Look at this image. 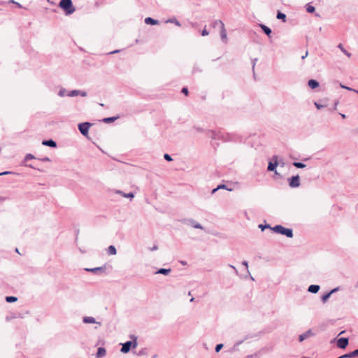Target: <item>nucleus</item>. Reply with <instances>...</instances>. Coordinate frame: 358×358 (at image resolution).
<instances>
[{
	"mask_svg": "<svg viewBox=\"0 0 358 358\" xmlns=\"http://www.w3.org/2000/svg\"><path fill=\"white\" fill-rule=\"evenodd\" d=\"M59 7L64 11L66 15H71L76 11L72 0H61L59 3Z\"/></svg>",
	"mask_w": 358,
	"mask_h": 358,
	"instance_id": "f257e3e1",
	"label": "nucleus"
},
{
	"mask_svg": "<svg viewBox=\"0 0 358 358\" xmlns=\"http://www.w3.org/2000/svg\"><path fill=\"white\" fill-rule=\"evenodd\" d=\"M271 229L275 233L280 234L287 236V238L293 237V231L292 229L285 228L282 225H276Z\"/></svg>",
	"mask_w": 358,
	"mask_h": 358,
	"instance_id": "f03ea898",
	"label": "nucleus"
},
{
	"mask_svg": "<svg viewBox=\"0 0 358 358\" xmlns=\"http://www.w3.org/2000/svg\"><path fill=\"white\" fill-rule=\"evenodd\" d=\"M131 338L133 339V341H127L124 343L122 344V347L120 351L122 353H127L129 352L131 348H135L137 346V338L135 336H132Z\"/></svg>",
	"mask_w": 358,
	"mask_h": 358,
	"instance_id": "7ed1b4c3",
	"label": "nucleus"
},
{
	"mask_svg": "<svg viewBox=\"0 0 358 358\" xmlns=\"http://www.w3.org/2000/svg\"><path fill=\"white\" fill-rule=\"evenodd\" d=\"M278 164H280V162H278V156L274 155L273 156L271 161L268 162L267 170L268 171H274L275 175H279L276 171V167Z\"/></svg>",
	"mask_w": 358,
	"mask_h": 358,
	"instance_id": "20e7f679",
	"label": "nucleus"
},
{
	"mask_svg": "<svg viewBox=\"0 0 358 358\" xmlns=\"http://www.w3.org/2000/svg\"><path fill=\"white\" fill-rule=\"evenodd\" d=\"M92 124L90 122H83L78 124V129L80 132L85 136H87L88 131Z\"/></svg>",
	"mask_w": 358,
	"mask_h": 358,
	"instance_id": "39448f33",
	"label": "nucleus"
},
{
	"mask_svg": "<svg viewBox=\"0 0 358 358\" xmlns=\"http://www.w3.org/2000/svg\"><path fill=\"white\" fill-rule=\"evenodd\" d=\"M288 180L289 185L292 188H296L300 186V177L299 175L291 177Z\"/></svg>",
	"mask_w": 358,
	"mask_h": 358,
	"instance_id": "423d86ee",
	"label": "nucleus"
},
{
	"mask_svg": "<svg viewBox=\"0 0 358 358\" xmlns=\"http://www.w3.org/2000/svg\"><path fill=\"white\" fill-rule=\"evenodd\" d=\"M183 223L187 224H189V225H191L192 227H194L195 229H203L202 225L201 224H199V222H196L193 219L185 220L183 221Z\"/></svg>",
	"mask_w": 358,
	"mask_h": 358,
	"instance_id": "0eeeda50",
	"label": "nucleus"
},
{
	"mask_svg": "<svg viewBox=\"0 0 358 358\" xmlns=\"http://www.w3.org/2000/svg\"><path fill=\"white\" fill-rule=\"evenodd\" d=\"M338 348L344 349L348 345V338H340L337 340L336 343Z\"/></svg>",
	"mask_w": 358,
	"mask_h": 358,
	"instance_id": "6e6552de",
	"label": "nucleus"
},
{
	"mask_svg": "<svg viewBox=\"0 0 358 358\" xmlns=\"http://www.w3.org/2000/svg\"><path fill=\"white\" fill-rule=\"evenodd\" d=\"M106 268V266H101V267H95L92 268H85V271L88 272H91L93 273H101L105 272Z\"/></svg>",
	"mask_w": 358,
	"mask_h": 358,
	"instance_id": "1a4fd4ad",
	"label": "nucleus"
},
{
	"mask_svg": "<svg viewBox=\"0 0 358 358\" xmlns=\"http://www.w3.org/2000/svg\"><path fill=\"white\" fill-rule=\"evenodd\" d=\"M313 335V331H311V329H309V330L306 331V332H304L303 334H301L299 335V341L300 342H302L305 339L309 338L310 336H311Z\"/></svg>",
	"mask_w": 358,
	"mask_h": 358,
	"instance_id": "9d476101",
	"label": "nucleus"
},
{
	"mask_svg": "<svg viewBox=\"0 0 358 358\" xmlns=\"http://www.w3.org/2000/svg\"><path fill=\"white\" fill-rule=\"evenodd\" d=\"M83 322L85 324H98L99 326L101 325V323L99 322H96V320L93 317H89L86 316L83 318Z\"/></svg>",
	"mask_w": 358,
	"mask_h": 358,
	"instance_id": "9b49d317",
	"label": "nucleus"
},
{
	"mask_svg": "<svg viewBox=\"0 0 358 358\" xmlns=\"http://www.w3.org/2000/svg\"><path fill=\"white\" fill-rule=\"evenodd\" d=\"M42 144L45 146H49L51 148H56L57 143L55 141L50 139V140H45L43 141Z\"/></svg>",
	"mask_w": 358,
	"mask_h": 358,
	"instance_id": "f8f14e48",
	"label": "nucleus"
},
{
	"mask_svg": "<svg viewBox=\"0 0 358 358\" xmlns=\"http://www.w3.org/2000/svg\"><path fill=\"white\" fill-rule=\"evenodd\" d=\"M220 37L223 42L227 43V31L225 29L224 25L222 28H220Z\"/></svg>",
	"mask_w": 358,
	"mask_h": 358,
	"instance_id": "ddd939ff",
	"label": "nucleus"
},
{
	"mask_svg": "<svg viewBox=\"0 0 358 358\" xmlns=\"http://www.w3.org/2000/svg\"><path fill=\"white\" fill-rule=\"evenodd\" d=\"M320 289V287L319 285H311L308 287V292L313 293V294H316L319 292Z\"/></svg>",
	"mask_w": 358,
	"mask_h": 358,
	"instance_id": "4468645a",
	"label": "nucleus"
},
{
	"mask_svg": "<svg viewBox=\"0 0 358 358\" xmlns=\"http://www.w3.org/2000/svg\"><path fill=\"white\" fill-rule=\"evenodd\" d=\"M308 85L310 88L313 90L319 87V83L315 80L310 79L308 82Z\"/></svg>",
	"mask_w": 358,
	"mask_h": 358,
	"instance_id": "2eb2a0df",
	"label": "nucleus"
},
{
	"mask_svg": "<svg viewBox=\"0 0 358 358\" xmlns=\"http://www.w3.org/2000/svg\"><path fill=\"white\" fill-rule=\"evenodd\" d=\"M145 23L147 24L155 25L159 24V21L157 20H154L150 17H148L145 19Z\"/></svg>",
	"mask_w": 358,
	"mask_h": 358,
	"instance_id": "dca6fc26",
	"label": "nucleus"
},
{
	"mask_svg": "<svg viewBox=\"0 0 358 358\" xmlns=\"http://www.w3.org/2000/svg\"><path fill=\"white\" fill-rule=\"evenodd\" d=\"M106 354V350L104 348L100 347L98 348L97 352H96V357L101 358L105 356Z\"/></svg>",
	"mask_w": 358,
	"mask_h": 358,
	"instance_id": "f3484780",
	"label": "nucleus"
},
{
	"mask_svg": "<svg viewBox=\"0 0 358 358\" xmlns=\"http://www.w3.org/2000/svg\"><path fill=\"white\" fill-rule=\"evenodd\" d=\"M116 193L122 195L123 197H125V198H129V199H133L134 197V193L132 192H129V193H124L123 192L120 191V190H117L116 192Z\"/></svg>",
	"mask_w": 358,
	"mask_h": 358,
	"instance_id": "a211bd4d",
	"label": "nucleus"
},
{
	"mask_svg": "<svg viewBox=\"0 0 358 358\" xmlns=\"http://www.w3.org/2000/svg\"><path fill=\"white\" fill-rule=\"evenodd\" d=\"M106 251L109 255H115L117 254V250L114 245H110L108 247Z\"/></svg>",
	"mask_w": 358,
	"mask_h": 358,
	"instance_id": "6ab92c4d",
	"label": "nucleus"
},
{
	"mask_svg": "<svg viewBox=\"0 0 358 358\" xmlns=\"http://www.w3.org/2000/svg\"><path fill=\"white\" fill-rule=\"evenodd\" d=\"M259 27L268 36H270L271 34V29L268 27L262 24H259Z\"/></svg>",
	"mask_w": 358,
	"mask_h": 358,
	"instance_id": "aec40b11",
	"label": "nucleus"
},
{
	"mask_svg": "<svg viewBox=\"0 0 358 358\" xmlns=\"http://www.w3.org/2000/svg\"><path fill=\"white\" fill-rule=\"evenodd\" d=\"M224 25V24L223 23V22L220 20H215L211 24V27L213 28L216 27L217 26H219L220 28H222Z\"/></svg>",
	"mask_w": 358,
	"mask_h": 358,
	"instance_id": "412c9836",
	"label": "nucleus"
},
{
	"mask_svg": "<svg viewBox=\"0 0 358 358\" xmlns=\"http://www.w3.org/2000/svg\"><path fill=\"white\" fill-rule=\"evenodd\" d=\"M171 272L170 268H159L156 274H162V275H168Z\"/></svg>",
	"mask_w": 358,
	"mask_h": 358,
	"instance_id": "4be33fe9",
	"label": "nucleus"
},
{
	"mask_svg": "<svg viewBox=\"0 0 358 358\" xmlns=\"http://www.w3.org/2000/svg\"><path fill=\"white\" fill-rule=\"evenodd\" d=\"M79 94H80V90H71L70 92H68L67 96L72 97V96H78Z\"/></svg>",
	"mask_w": 358,
	"mask_h": 358,
	"instance_id": "5701e85b",
	"label": "nucleus"
},
{
	"mask_svg": "<svg viewBox=\"0 0 358 358\" xmlns=\"http://www.w3.org/2000/svg\"><path fill=\"white\" fill-rule=\"evenodd\" d=\"M117 119V117H105L103 119V122L105 123H111L116 120Z\"/></svg>",
	"mask_w": 358,
	"mask_h": 358,
	"instance_id": "b1692460",
	"label": "nucleus"
},
{
	"mask_svg": "<svg viewBox=\"0 0 358 358\" xmlns=\"http://www.w3.org/2000/svg\"><path fill=\"white\" fill-rule=\"evenodd\" d=\"M6 301L8 303H13L17 301V298L15 296H10L6 297Z\"/></svg>",
	"mask_w": 358,
	"mask_h": 358,
	"instance_id": "393cba45",
	"label": "nucleus"
},
{
	"mask_svg": "<svg viewBox=\"0 0 358 358\" xmlns=\"http://www.w3.org/2000/svg\"><path fill=\"white\" fill-rule=\"evenodd\" d=\"M166 22L174 23L178 27H180L181 25L180 22L176 18L169 19V20H166Z\"/></svg>",
	"mask_w": 358,
	"mask_h": 358,
	"instance_id": "a878e982",
	"label": "nucleus"
},
{
	"mask_svg": "<svg viewBox=\"0 0 358 358\" xmlns=\"http://www.w3.org/2000/svg\"><path fill=\"white\" fill-rule=\"evenodd\" d=\"M67 94H68V92H67L66 90L64 88H61L58 92V95L61 97L67 96Z\"/></svg>",
	"mask_w": 358,
	"mask_h": 358,
	"instance_id": "bb28decb",
	"label": "nucleus"
},
{
	"mask_svg": "<svg viewBox=\"0 0 358 358\" xmlns=\"http://www.w3.org/2000/svg\"><path fill=\"white\" fill-rule=\"evenodd\" d=\"M338 48H340V49L341 50V51H342L345 55H346L348 57H350L351 56V54H350L349 52H348V51H347V50L343 48V45H342V44H339V45H338Z\"/></svg>",
	"mask_w": 358,
	"mask_h": 358,
	"instance_id": "cd10ccee",
	"label": "nucleus"
},
{
	"mask_svg": "<svg viewBox=\"0 0 358 358\" xmlns=\"http://www.w3.org/2000/svg\"><path fill=\"white\" fill-rule=\"evenodd\" d=\"M293 165L298 169H303L306 167V164L302 162H294Z\"/></svg>",
	"mask_w": 358,
	"mask_h": 358,
	"instance_id": "c85d7f7f",
	"label": "nucleus"
},
{
	"mask_svg": "<svg viewBox=\"0 0 358 358\" xmlns=\"http://www.w3.org/2000/svg\"><path fill=\"white\" fill-rule=\"evenodd\" d=\"M276 17L278 19L282 20L283 21H285L286 18V15L281 12H278Z\"/></svg>",
	"mask_w": 358,
	"mask_h": 358,
	"instance_id": "c756f323",
	"label": "nucleus"
},
{
	"mask_svg": "<svg viewBox=\"0 0 358 358\" xmlns=\"http://www.w3.org/2000/svg\"><path fill=\"white\" fill-rule=\"evenodd\" d=\"M219 189H226L229 190V191L231 190V189H227L225 185H220L217 186V188L213 189L212 193L213 194L215 193Z\"/></svg>",
	"mask_w": 358,
	"mask_h": 358,
	"instance_id": "7c9ffc66",
	"label": "nucleus"
},
{
	"mask_svg": "<svg viewBox=\"0 0 358 358\" xmlns=\"http://www.w3.org/2000/svg\"><path fill=\"white\" fill-rule=\"evenodd\" d=\"M331 293H329V292H328V293H327L326 294L323 295V296H322V301L323 303H325V302L329 299V298L330 297V296H331Z\"/></svg>",
	"mask_w": 358,
	"mask_h": 358,
	"instance_id": "2f4dec72",
	"label": "nucleus"
},
{
	"mask_svg": "<svg viewBox=\"0 0 358 358\" xmlns=\"http://www.w3.org/2000/svg\"><path fill=\"white\" fill-rule=\"evenodd\" d=\"M306 11L310 13H313L315 11V7L308 4L306 6Z\"/></svg>",
	"mask_w": 358,
	"mask_h": 358,
	"instance_id": "473e14b6",
	"label": "nucleus"
},
{
	"mask_svg": "<svg viewBox=\"0 0 358 358\" xmlns=\"http://www.w3.org/2000/svg\"><path fill=\"white\" fill-rule=\"evenodd\" d=\"M314 105L315 106V107L317 109H321V108H324V107L327 106L326 104H320V103H319L318 102H316V101L314 103Z\"/></svg>",
	"mask_w": 358,
	"mask_h": 358,
	"instance_id": "72a5a7b5",
	"label": "nucleus"
},
{
	"mask_svg": "<svg viewBox=\"0 0 358 358\" xmlns=\"http://www.w3.org/2000/svg\"><path fill=\"white\" fill-rule=\"evenodd\" d=\"M259 227L262 229V231H264L265 229H271V226L269 224H259Z\"/></svg>",
	"mask_w": 358,
	"mask_h": 358,
	"instance_id": "f704fd0d",
	"label": "nucleus"
},
{
	"mask_svg": "<svg viewBox=\"0 0 358 358\" xmlns=\"http://www.w3.org/2000/svg\"><path fill=\"white\" fill-rule=\"evenodd\" d=\"M35 159V157L31 154H27L24 157L25 161H27L29 159Z\"/></svg>",
	"mask_w": 358,
	"mask_h": 358,
	"instance_id": "c9c22d12",
	"label": "nucleus"
},
{
	"mask_svg": "<svg viewBox=\"0 0 358 358\" xmlns=\"http://www.w3.org/2000/svg\"><path fill=\"white\" fill-rule=\"evenodd\" d=\"M223 348V344H217L216 346H215V352H218L221 350V349Z\"/></svg>",
	"mask_w": 358,
	"mask_h": 358,
	"instance_id": "e433bc0d",
	"label": "nucleus"
},
{
	"mask_svg": "<svg viewBox=\"0 0 358 358\" xmlns=\"http://www.w3.org/2000/svg\"><path fill=\"white\" fill-rule=\"evenodd\" d=\"M164 158L168 162L173 160L172 157L169 154H164Z\"/></svg>",
	"mask_w": 358,
	"mask_h": 358,
	"instance_id": "4c0bfd02",
	"label": "nucleus"
},
{
	"mask_svg": "<svg viewBox=\"0 0 358 358\" xmlns=\"http://www.w3.org/2000/svg\"><path fill=\"white\" fill-rule=\"evenodd\" d=\"M208 34H209V32L207 31V29L205 27L204 29L201 31V35L203 36H208Z\"/></svg>",
	"mask_w": 358,
	"mask_h": 358,
	"instance_id": "58836bf2",
	"label": "nucleus"
},
{
	"mask_svg": "<svg viewBox=\"0 0 358 358\" xmlns=\"http://www.w3.org/2000/svg\"><path fill=\"white\" fill-rule=\"evenodd\" d=\"M211 134H212L211 137H212L213 138H214V139H215V138H219V137H220V136H219V134H217V133H216L215 131H211Z\"/></svg>",
	"mask_w": 358,
	"mask_h": 358,
	"instance_id": "ea45409f",
	"label": "nucleus"
},
{
	"mask_svg": "<svg viewBox=\"0 0 358 358\" xmlns=\"http://www.w3.org/2000/svg\"><path fill=\"white\" fill-rule=\"evenodd\" d=\"M340 86H341V88L346 89L348 90H350V91L354 90V89H352L351 87H347V86H345V85H343L341 83L340 84Z\"/></svg>",
	"mask_w": 358,
	"mask_h": 358,
	"instance_id": "a19ab883",
	"label": "nucleus"
},
{
	"mask_svg": "<svg viewBox=\"0 0 358 358\" xmlns=\"http://www.w3.org/2000/svg\"><path fill=\"white\" fill-rule=\"evenodd\" d=\"M242 264L246 267L247 272L249 273V270H248V262L247 261H243V262H242Z\"/></svg>",
	"mask_w": 358,
	"mask_h": 358,
	"instance_id": "79ce46f5",
	"label": "nucleus"
},
{
	"mask_svg": "<svg viewBox=\"0 0 358 358\" xmlns=\"http://www.w3.org/2000/svg\"><path fill=\"white\" fill-rule=\"evenodd\" d=\"M38 159L42 161V162H50V159L49 157H48L40 158Z\"/></svg>",
	"mask_w": 358,
	"mask_h": 358,
	"instance_id": "37998d69",
	"label": "nucleus"
},
{
	"mask_svg": "<svg viewBox=\"0 0 358 358\" xmlns=\"http://www.w3.org/2000/svg\"><path fill=\"white\" fill-rule=\"evenodd\" d=\"M257 61V58L252 59V71H255V67Z\"/></svg>",
	"mask_w": 358,
	"mask_h": 358,
	"instance_id": "c03bdc74",
	"label": "nucleus"
},
{
	"mask_svg": "<svg viewBox=\"0 0 358 358\" xmlns=\"http://www.w3.org/2000/svg\"><path fill=\"white\" fill-rule=\"evenodd\" d=\"M181 92L185 95L188 94V89L187 87H183Z\"/></svg>",
	"mask_w": 358,
	"mask_h": 358,
	"instance_id": "a18cd8bd",
	"label": "nucleus"
},
{
	"mask_svg": "<svg viewBox=\"0 0 358 358\" xmlns=\"http://www.w3.org/2000/svg\"><path fill=\"white\" fill-rule=\"evenodd\" d=\"M338 290H339V287H336V288H334V289H331V290L329 292V293H331V294H332L333 293H335V292H338Z\"/></svg>",
	"mask_w": 358,
	"mask_h": 358,
	"instance_id": "49530a36",
	"label": "nucleus"
},
{
	"mask_svg": "<svg viewBox=\"0 0 358 358\" xmlns=\"http://www.w3.org/2000/svg\"><path fill=\"white\" fill-rule=\"evenodd\" d=\"M79 95H80L81 96H87V92H84V91H80V94Z\"/></svg>",
	"mask_w": 358,
	"mask_h": 358,
	"instance_id": "de8ad7c7",
	"label": "nucleus"
},
{
	"mask_svg": "<svg viewBox=\"0 0 358 358\" xmlns=\"http://www.w3.org/2000/svg\"><path fill=\"white\" fill-rule=\"evenodd\" d=\"M11 173H12V172H10V171H4L2 173H0V176L8 175V174H11Z\"/></svg>",
	"mask_w": 358,
	"mask_h": 358,
	"instance_id": "09e8293b",
	"label": "nucleus"
},
{
	"mask_svg": "<svg viewBox=\"0 0 358 358\" xmlns=\"http://www.w3.org/2000/svg\"><path fill=\"white\" fill-rule=\"evenodd\" d=\"M229 266L234 269L235 273L237 275L238 274V270L236 269V268L235 266H234L233 265H231L229 264Z\"/></svg>",
	"mask_w": 358,
	"mask_h": 358,
	"instance_id": "8fccbe9b",
	"label": "nucleus"
},
{
	"mask_svg": "<svg viewBox=\"0 0 358 358\" xmlns=\"http://www.w3.org/2000/svg\"><path fill=\"white\" fill-rule=\"evenodd\" d=\"M278 162H280V164H278V166H280L282 167H283L285 166V162L282 159H278Z\"/></svg>",
	"mask_w": 358,
	"mask_h": 358,
	"instance_id": "3c124183",
	"label": "nucleus"
},
{
	"mask_svg": "<svg viewBox=\"0 0 358 358\" xmlns=\"http://www.w3.org/2000/svg\"><path fill=\"white\" fill-rule=\"evenodd\" d=\"M158 249V247L157 245H155L152 248H150L151 251L157 250Z\"/></svg>",
	"mask_w": 358,
	"mask_h": 358,
	"instance_id": "603ef678",
	"label": "nucleus"
},
{
	"mask_svg": "<svg viewBox=\"0 0 358 358\" xmlns=\"http://www.w3.org/2000/svg\"><path fill=\"white\" fill-rule=\"evenodd\" d=\"M308 52L306 51L305 55L301 57V59H304L308 56Z\"/></svg>",
	"mask_w": 358,
	"mask_h": 358,
	"instance_id": "864d4df0",
	"label": "nucleus"
},
{
	"mask_svg": "<svg viewBox=\"0 0 358 358\" xmlns=\"http://www.w3.org/2000/svg\"><path fill=\"white\" fill-rule=\"evenodd\" d=\"M120 52V50H114V51L110 52L109 54H115V53H117V52Z\"/></svg>",
	"mask_w": 358,
	"mask_h": 358,
	"instance_id": "5fc2aeb1",
	"label": "nucleus"
},
{
	"mask_svg": "<svg viewBox=\"0 0 358 358\" xmlns=\"http://www.w3.org/2000/svg\"><path fill=\"white\" fill-rule=\"evenodd\" d=\"M340 115H341V116L342 117L343 119H345L346 117L345 114L340 113Z\"/></svg>",
	"mask_w": 358,
	"mask_h": 358,
	"instance_id": "6e6d98bb",
	"label": "nucleus"
},
{
	"mask_svg": "<svg viewBox=\"0 0 358 358\" xmlns=\"http://www.w3.org/2000/svg\"><path fill=\"white\" fill-rule=\"evenodd\" d=\"M29 167L31 168V169H36L34 166L29 164V165H27Z\"/></svg>",
	"mask_w": 358,
	"mask_h": 358,
	"instance_id": "4d7b16f0",
	"label": "nucleus"
},
{
	"mask_svg": "<svg viewBox=\"0 0 358 358\" xmlns=\"http://www.w3.org/2000/svg\"><path fill=\"white\" fill-rule=\"evenodd\" d=\"M48 1L51 3V4H54L55 3L53 1H51L50 0H48Z\"/></svg>",
	"mask_w": 358,
	"mask_h": 358,
	"instance_id": "13d9d810",
	"label": "nucleus"
},
{
	"mask_svg": "<svg viewBox=\"0 0 358 358\" xmlns=\"http://www.w3.org/2000/svg\"><path fill=\"white\" fill-rule=\"evenodd\" d=\"M352 91L356 92L357 94H358V90L354 89V90H352Z\"/></svg>",
	"mask_w": 358,
	"mask_h": 358,
	"instance_id": "bf43d9fd",
	"label": "nucleus"
},
{
	"mask_svg": "<svg viewBox=\"0 0 358 358\" xmlns=\"http://www.w3.org/2000/svg\"><path fill=\"white\" fill-rule=\"evenodd\" d=\"M194 298H193V297H192V298L190 299V301H191V302H192V301H194Z\"/></svg>",
	"mask_w": 358,
	"mask_h": 358,
	"instance_id": "052dcab7",
	"label": "nucleus"
},
{
	"mask_svg": "<svg viewBox=\"0 0 358 358\" xmlns=\"http://www.w3.org/2000/svg\"><path fill=\"white\" fill-rule=\"evenodd\" d=\"M182 264L183 265H185V264H186V263H185V262H182Z\"/></svg>",
	"mask_w": 358,
	"mask_h": 358,
	"instance_id": "680f3d73",
	"label": "nucleus"
},
{
	"mask_svg": "<svg viewBox=\"0 0 358 358\" xmlns=\"http://www.w3.org/2000/svg\"><path fill=\"white\" fill-rule=\"evenodd\" d=\"M303 358H306V357H303Z\"/></svg>",
	"mask_w": 358,
	"mask_h": 358,
	"instance_id": "e2e57ef3",
	"label": "nucleus"
}]
</instances>
